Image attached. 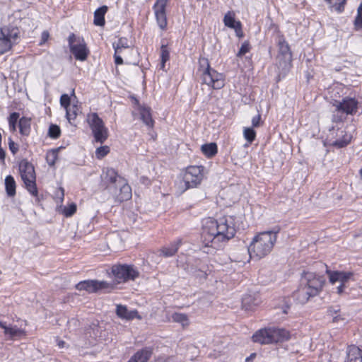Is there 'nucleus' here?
<instances>
[{"instance_id":"nucleus-1","label":"nucleus","mask_w":362,"mask_h":362,"mask_svg":"<svg viewBox=\"0 0 362 362\" xmlns=\"http://www.w3.org/2000/svg\"><path fill=\"white\" fill-rule=\"evenodd\" d=\"M236 233L235 218L224 216L218 219L208 218L204 221L201 240L205 247L218 250Z\"/></svg>"},{"instance_id":"nucleus-2","label":"nucleus","mask_w":362,"mask_h":362,"mask_svg":"<svg viewBox=\"0 0 362 362\" xmlns=\"http://www.w3.org/2000/svg\"><path fill=\"white\" fill-rule=\"evenodd\" d=\"M278 231H264L257 233L252 238L250 245L248 246L247 251L243 249V254L245 257H234V261L245 264L249 262L250 259L247 258V254L249 255L250 258H256L257 259H262L267 256L272 250L276 240Z\"/></svg>"},{"instance_id":"nucleus-3","label":"nucleus","mask_w":362,"mask_h":362,"mask_svg":"<svg viewBox=\"0 0 362 362\" xmlns=\"http://www.w3.org/2000/svg\"><path fill=\"white\" fill-rule=\"evenodd\" d=\"M139 275V271L133 265L115 264L112 266L110 272L108 273L109 277L112 279L111 282H108L112 287L110 288V292L118 288V286L121 284L135 280Z\"/></svg>"},{"instance_id":"nucleus-4","label":"nucleus","mask_w":362,"mask_h":362,"mask_svg":"<svg viewBox=\"0 0 362 362\" xmlns=\"http://www.w3.org/2000/svg\"><path fill=\"white\" fill-rule=\"evenodd\" d=\"M290 338V333L283 328H264L256 332L252 340L262 344L278 343L286 341Z\"/></svg>"},{"instance_id":"nucleus-5","label":"nucleus","mask_w":362,"mask_h":362,"mask_svg":"<svg viewBox=\"0 0 362 362\" xmlns=\"http://www.w3.org/2000/svg\"><path fill=\"white\" fill-rule=\"evenodd\" d=\"M199 71L202 73L203 83L214 89H221L225 85L223 74L210 67L208 59L200 57Z\"/></svg>"},{"instance_id":"nucleus-6","label":"nucleus","mask_w":362,"mask_h":362,"mask_svg":"<svg viewBox=\"0 0 362 362\" xmlns=\"http://www.w3.org/2000/svg\"><path fill=\"white\" fill-rule=\"evenodd\" d=\"M182 180L179 182L180 189L184 192L189 188L196 187L199 185L204 177V167L191 165L181 174Z\"/></svg>"},{"instance_id":"nucleus-7","label":"nucleus","mask_w":362,"mask_h":362,"mask_svg":"<svg viewBox=\"0 0 362 362\" xmlns=\"http://www.w3.org/2000/svg\"><path fill=\"white\" fill-rule=\"evenodd\" d=\"M19 170L26 189L34 197L38 194L36 186V177L33 165L26 160L19 163Z\"/></svg>"},{"instance_id":"nucleus-8","label":"nucleus","mask_w":362,"mask_h":362,"mask_svg":"<svg viewBox=\"0 0 362 362\" xmlns=\"http://www.w3.org/2000/svg\"><path fill=\"white\" fill-rule=\"evenodd\" d=\"M19 29L13 25L0 28V54L10 51L19 38Z\"/></svg>"},{"instance_id":"nucleus-9","label":"nucleus","mask_w":362,"mask_h":362,"mask_svg":"<svg viewBox=\"0 0 362 362\" xmlns=\"http://www.w3.org/2000/svg\"><path fill=\"white\" fill-rule=\"evenodd\" d=\"M86 120L91 129L95 141L100 144L105 142L108 137V129L102 119L97 113L93 112L87 115Z\"/></svg>"},{"instance_id":"nucleus-10","label":"nucleus","mask_w":362,"mask_h":362,"mask_svg":"<svg viewBox=\"0 0 362 362\" xmlns=\"http://www.w3.org/2000/svg\"><path fill=\"white\" fill-rule=\"evenodd\" d=\"M300 283L307 287L315 296L320 294L325 283L323 276L313 272H304L302 274Z\"/></svg>"},{"instance_id":"nucleus-11","label":"nucleus","mask_w":362,"mask_h":362,"mask_svg":"<svg viewBox=\"0 0 362 362\" xmlns=\"http://www.w3.org/2000/svg\"><path fill=\"white\" fill-rule=\"evenodd\" d=\"M68 40L70 50L75 58L80 61L86 60L89 50L86 47L84 40L76 37L74 34H71L69 35Z\"/></svg>"},{"instance_id":"nucleus-12","label":"nucleus","mask_w":362,"mask_h":362,"mask_svg":"<svg viewBox=\"0 0 362 362\" xmlns=\"http://www.w3.org/2000/svg\"><path fill=\"white\" fill-rule=\"evenodd\" d=\"M110 288L112 287L108 284V281L98 280H85L80 281L76 285L77 290L86 291L89 293L98 291L110 292Z\"/></svg>"},{"instance_id":"nucleus-13","label":"nucleus","mask_w":362,"mask_h":362,"mask_svg":"<svg viewBox=\"0 0 362 362\" xmlns=\"http://www.w3.org/2000/svg\"><path fill=\"white\" fill-rule=\"evenodd\" d=\"M279 54L277 59L280 66L286 68L290 66L292 61V54L288 44L285 39L280 37L278 40Z\"/></svg>"},{"instance_id":"nucleus-14","label":"nucleus","mask_w":362,"mask_h":362,"mask_svg":"<svg viewBox=\"0 0 362 362\" xmlns=\"http://www.w3.org/2000/svg\"><path fill=\"white\" fill-rule=\"evenodd\" d=\"M119 182L120 183L117 187H108L107 190L119 202L129 199L132 197L130 186L126 182L125 180H119Z\"/></svg>"},{"instance_id":"nucleus-15","label":"nucleus","mask_w":362,"mask_h":362,"mask_svg":"<svg viewBox=\"0 0 362 362\" xmlns=\"http://www.w3.org/2000/svg\"><path fill=\"white\" fill-rule=\"evenodd\" d=\"M334 106L338 112L354 115L358 111V101L355 98L345 97L340 102L336 101Z\"/></svg>"},{"instance_id":"nucleus-16","label":"nucleus","mask_w":362,"mask_h":362,"mask_svg":"<svg viewBox=\"0 0 362 362\" xmlns=\"http://www.w3.org/2000/svg\"><path fill=\"white\" fill-rule=\"evenodd\" d=\"M326 273L328 275L329 281L332 284L340 282V284H346L349 280H354V273L352 272L332 271L327 269Z\"/></svg>"},{"instance_id":"nucleus-17","label":"nucleus","mask_w":362,"mask_h":362,"mask_svg":"<svg viewBox=\"0 0 362 362\" xmlns=\"http://www.w3.org/2000/svg\"><path fill=\"white\" fill-rule=\"evenodd\" d=\"M0 327L4 329V334L8 339H21L26 336L24 329L18 328L17 326L7 325L4 322H0Z\"/></svg>"},{"instance_id":"nucleus-18","label":"nucleus","mask_w":362,"mask_h":362,"mask_svg":"<svg viewBox=\"0 0 362 362\" xmlns=\"http://www.w3.org/2000/svg\"><path fill=\"white\" fill-rule=\"evenodd\" d=\"M136 106L134 107V114L136 112L140 115V119L149 128L154 126V120L152 119L151 110L149 107L139 105L136 100Z\"/></svg>"},{"instance_id":"nucleus-19","label":"nucleus","mask_w":362,"mask_h":362,"mask_svg":"<svg viewBox=\"0 0 362 362\" xmlns=\"http://www.w3.org/2000/svg\"><path fill=\"white\" fill-rule=\"evenodd\" d=\"M116 315L118 317L125 320H132L135 318L141 320V317L136 310H129L126 305L118 304L116 305Z\"/></svg>"},{"instance_id":"nucleus-20","label":"nucleus","mask_w":362,"mask_h":362,"mask_svg":"<svg viewBox=\"0 0 362 362\" xmlns=\"http://www.w3.org/2000/svg\"><path fill=\"white\" fill-rule=\"evenodd\" d=\"M316 296L307 287L304 286L301 283L296 291L293 293L294 300L300 304L306 303L310 298Z\"/></svg>"},{"instance_id":"nucleus-21","label":"nucleus","mask_w":362,"mask_h":362,"mask_svg":"<svg viewBox=\"0 0 362 362\" xmlns=\"http://www.w3.org/2000/svg\"><path fill=\"white\" fill-rule=\"evenodd\" d=\"M119 180H124L113 168H107L103 175V182L107 184L106 189L110 186L117 187L119 185Z\"/></svg>"},{"instance_id":"nucleus-22","label":"nucleus","mask_w":362,"mask_h":362,"mask_svg":"<svg viewBox=\"0 0 362 362\" xmlns=\"http://www.w3.org/2000/svg\"><path fill=\"white\" fill-rule=\"evenodd\" d=\"M223 23L226 26L234 29L238 36H242L241 23L235 21V13L233 11H228L225 14Z\"/></svg>"},{"instance_id":"nucleus-23","label":"nucleus","mask_w":362,"mask_h":362,"mask_svg":"<svg viewBox=\"0 0 362 362\" xmlns=\"http://www.w3.org/2000/svg\"><path fill=\"white\" fill-rule=\"evenodd\" d=\"M156 19L159 28L161 30H165L168 25L166 16V7H153Z\"/></svg>"},{"instance_id":"nucleus-24","label":"nucleus","mask_w":362,"mask_h":362,"mask_svg":"<svg viewBox=\"0 0 362 362\" xmlns=\"http://www.w3.org/2000/svg\"><path fill=\"white\" fill-rule=\"evenodd\" d=\"M347 362H362V350L356 346L352 345L347 348Z\"/></svg>"},{"instance_id":"nucleus-25","label":"nucleus","mask_w":362,"mask_h":362,"mask_svg":"<svg viewBox=\"0 0 362 362\" xmlns=\"http://www.w3.org/2000/svg\"><path fill=\"white\" fill-rule=\"evenodd\" d=\"M352 139L351 134H348L344 130H341L338 135V138L334 141L331 145L338 148H343L349 144Z\"/></svg>"},{"instance_id":"nucleus-26","label":"nucleus","mask_w":362,"mask_h":362,"mask_svg":"<svg viewBox=\"0 0 362 362\" xmlns=\"http://www.w3.org/2000/svg\"><path fill=\"white\" fill-rule=\"evenodd\" d=\"M181 243V240L178 239L176 241L170 243V245L167 247H163L160 250L161 255L165 257L173 256L178 250V248L180 247Z\"/></svg>"},{"instance_id":"nucleus-27","label":"nucleus","mask_w":362,"mask_h":362,"mask_svg":"<svg viewBox=\"0 0 362 362\" xmlns=\"http://www.w3.org/2000/svg\"><path fill=\"white\" fill-rule=\"evenodd\" d=\"M107 11V6H103L94 12V24L98 26H103L105 24V15Z\"/></svg>"},{"instance_id":"nucleus-28","label":"nucleus","mask_w":362,"mask_h":362,"mask_svg":"<svg viewBox=\"0 0 362 362\" xmlns=\"http://www.w3.org/2000/svg\"><path fill=\"white\" fill-rule=\"evenodd\" d=\"M19 132L23 136H28L31 130V119L28 117H23L18 122Z\"/></svg>"},{"instance_id":"nucleus-29","label":"nucleus","mask_w":362,"mask_h":362,"mask_svg":"<svg viewBox=\"0 0 362 362\" xmlns=\"http://www.w3.org/2000/svg\"><path fill=\"white\" fill-rule=\"evenodd\" d=\"M5 188L8 197H13L15 196L16 185L14 178L11 175H7L6 177Z\"/></svg>"},{"instance_id":"nucleus-30","label":"nucleus","mask_w":362,"mask_h":362,"mask_svg":"<svg viewBox=\"0 0 362 362\" xmlns=\"http://www.w3.org/2000/svg\"><path fill=\"white\" fill-rule=\"evenodd\" d=\"M171 318L173 322L180 323L182 327H187L189 325L188 316L185 313H174Z\"/></svg>"},{"instance_id":"nucleus-31","label":"nucleus","mask_w":362,"mask_h":362,"mask_svg":"<svg viewBox=\"0 0 362 362\" xmlns=\"http://www.w3.org/2000/svg\"><path fill=\"white\" fill-rule=\"evenodd\" d=\"M202 153L208 158H211L217 153V145L215 143L204 144L201 147Z\"/></svg>"},{"instance_id":"nucleus-32","label":"nucleus","mask_w":362,"mask_h":362,"mask_svg":"<svg viewBox=\"0 0 362 362\" xmlns=\"http://www.w3.org/2000/svg\"><path fill=\"white\" fill-rule=\"evenodd\" d=\"M79 112H81V111L78 105L73 104L69 106L66 110V116L69 122L71 123V120H74Z\"/></svg>"},{"instance_id":"nucleus-33","label":"nucleus","mask_w":362,"mask_h":362,"mask_svg":"<svg viewBox=\"0 0 362 362\" xmlns=\"http://www.w3.org/2000/svg\"><path fill=\"white\" fill-rule=\"evenodd\" d=\"M329 314L332 316L333 322L337 323H345L346 321V317L344 314L338 313V310L334 309L329 310Z\"/></svg>"},{"instance_id":"nucleus-34","label":"nucleus","mask_w":362,"mask_h":362,"mask_svg":"<svg viewBox=\"0 0 362 362\" xmlns=\"http://www.w3.org/2000/svg\"><path fill=\"white\" fill-rule=\"evenodd\" d=\"M19 119V113L13 112L11 113L8 119L9 129L11 132L16 131V124Z\"/></svg>"},{"instance_id":"nucleus-35","label":"nucleus","mask_w":362,"mask_h":362,"mask_svg":"<svg viewBox=\"0 0 362 362\" xmlns=\"http://www.w3.org/2000/svg\"><path fill=\"white\" fill-rule=\"evenodd\" d=\"M326 1L339 13L344 9L346 0H326Z\"/></svg>"},{"instance_id":"nucleus-36","label":"nucleus","mask_w":362,"mask_h":362,"mask_svg":"<svg viewBox=\"0 0 362 362\" xmlns=\"http://www.w3.org/2000/svg\"><path fill=\"white\" fill-rule=\"evenodd\" d=\"M58 157V150L52 149L49 151L46 154V160L49 166H53Z\"/></svg>"},{"instance_id":"nucleus-37","label":"nucleus","mask_w":362,"mask_h":362,"mask_svg":"<svg viewBox=\"0 0 362 362\" xmlns=\"http://www.w3.org/2000/svg\"><path fill=\"white\" fill-rule=\"evenodd\" d=\"M161 68L165 67V64L170 59V52L166 45H163L160 48Z\"/></svg>"},{"instance_id":"nucleus-38","label":"nucleus","mask_w":362,"mask_h":362,"mask_svg":"<svg viewBox=\"0 0 362 362\" xmlns=\"http://www.w3.org/2000/svg\"><path fill=\"white\" fill-rule=\"evenodd\" d=\"M243 134L245 139L251 144L255 139L256 132L255 131L250 127H245L243 130Z\"/></svg>"},{"instance_id":"nucleus-39","label":"nucleus","mask_w":362,"mask_h":362,"mask_svg":"<svg viewBox=\"0 0 362 362\" xmlns=\"http://www.w3.org/2000/svg\"><path fill=\"white\" fill-rule=\"evenodd\" d=\"M61 134L60 128L57 124H51L49 127L48 135L52 139H57Z\"/></svg>"},{"instance_id":"nucleus-40","label":"nucleus","mask_w":362,"mask_h":362,"mask_svg":"<svg viewBox=\"0 0 362 362\" xmlns=\"http://www.w3.org/2000/svg\"><path fill=\"white\" fill-rule=\"evenodd\" d=\"M110 152V148L107 146H100L95 150V157L98 159H101L105 157Z\"/></svg>"},{"instance_id":"nucleus-41","label":"nucleus","mask_w":362,"mask_h":362,"mask_svg":"<svg viewBox=\"0 0 362 362\" xmlns=\"http://www.w3.org/2000/svg\"><path fill=\"white\" fill-rule=\"evenodd\" d=\"M76 211V205L74 203L70 204L63 209V214L66 217H70Z\"/></svg>"},{"instance_id":"nucleus-42","label":"nucleus","mask_w":362,"mask_h":362,"mask_svg":"<svg viewBox=\"0 0 362 362\" xmlns=\"http://www.w3.org/2000/svg\"><path fill=\"white\" fill-rule=\"evenodd\" d=\"M113 47L115 49L116 47H119L121 52H123V50L129 49V46L127 44V40L124 38H120L117 43L113 45Z\"/></svg>"},{"instance_id":"nucleus-43","label":"nucleus","mask_w":362,"mask_h":362,"mask_svg":"<svg viewBox=\"0 0 362 362\" xmlns=\"http://www.w3.org/2000/svg\"><path fill=\"white\" fill-rule=\"evenodd\" d=\"M61 105L66 110L71 105V98L67 94H62L60 98Z\"/></svg>"},{"instance_id":"nucleus-44","label":"nucleus","mask_w":362,"mask_h":362,"mask_svg":"<svg viewBox=\"0 0 362 362\" xmlns=\"http://www.w3.org/2000/svg\"><path fill=\"white\" fill-rule=\"evenodd\" d=\"M250 47L249 43L247 42H245L241 45V47H240V48L239 49V52H238L237 55L238 57L243 56V55H245L246 53H247L250 51Z\"/></svg>"},{"instance_id":"nucleus-45","label":"nucleus","mask_w":362,"mask_h":362,"mask_svg":"<svg viewBox=\"0 0 362 362\" xmlns=\"http://www.w3.org/2000/svg\"><path fill=\"white\" fill-rule=\"evenodd\" d=\"M121 54H122V52H121V50H119V48L116 47L115 50L114 57H115V63L117 65H120V64H123V60L121 57Z\"/></svg>"},{"instance_id":"nucleus-46","label":"nucleus","mask_w":362,"mask_h":362,"mask_svg":"<svg viewBox=\"0 0 362 362\" xmlns=\"http://www.w3.org/2000/svg\"><path fill=\"white\" fill-rule=\"evenodd\" d=\"M8 148L13 155L18 151V145L16 144L11 137L8 138Z\"/></svg>"},{"instance_id":"nucleus-47","label":"nucleus","mask_w":362,"mask_h":362,"mask_svg":"<svg viewBox=\"0 0 362 362\" xmlns=\"http://www.w3.org/2000/svg\"><path fill=\"white\" fill-rule=\"evenodd\" d=\"M354 25L357 30L362 28V15L357 13L354 21Z\"/></svg>"},{"instance_id":"nucleus-48","label":"nucleus","mask_w":362,"mask_h":362,"mask_svg":"<svg viewBox=\"0 0 362 362\" xmlns=\"http://www.w3.org/2000/svg\"><path fill=\"white\" fill-rule=\"evenodd\" d=\"M260 121H261V115H257L252 117V124L253 127H257L260 125Z\"/></svg>"},{"instance_id":"nucleus-49","label":"nucleus","mask_w":362,"mask_h":362,"mask_svg":"<svg viewBox=\"0 0 362 362\" xmlns=\"http://www.w3.org/2000/svg\"><path fill=\"white\" fill-rule=\"evenodd\" d=\"M49 37V33L47 31H43L41 35V40L40 42V45H42L44 43H45L47 41Z\"/></svg>"},{"instance_id":"nucleus-50","label":"nucleus","mask_w":362,"mask_h":362,"mask_svg":"<svg viewBox=\"0 0 362 362\" xmlns=\"http://www.w3.org/2000/svg\"><path fill=\"white\" fill-rule=\"evenodd\" d=\"M169 0H156L153 6L157 7H166Z\"/></svg>"},{"instance_id":"nucleus-51","label":"nucleus","mask_w":362,"mask_h":362,"mask_svg":"<svg viewBox=\"0 0 362 362\" xmlns=\"http://www.w3.org/2000/svg\"><path fill=\"white\" fill-rule=\"evenodd\" d=\"M56 341L59 348L63 349L67 346L66 343L64 341L60 339L59 338H57Z\"/></svg>"},{"instance_id":"nucleus-52","label":"nucleus","mask_w":362,"mask_h":362,"mask_svg":"<svg viewBox=\"0 0 362 362\" xmlns=\"http://www.w3.org/2000/svg\"><path fill=\"white\" fill-rule=\"evenodd\" d=\"M345 288H346V284H340L339 286H338L337 287V293L339 295L342 294L344 292Z\"/></svg>"},{"instance_id":"nucleus-53","label":"nucleus","mask_w":362,"mask_h":362,"mask_svg":"<svg viewBox=\"0 0 362 362\" xmlns=\"http://www.w3.org/2000/svg\"><path fill=\"white\" fill-rule=\"evenodd\" d=\"M5 156L6 153L4 150L1 148V146H0V160H2L3 162H4Z\"/></svg>"},{"instance_id":"nucleus-54","label":"nucleus","mask_w":362,"mask_h":362,"mask_svg":"<svg viewBox=\"0 0 362 362\" xmlns=\"http://www.w3.org/2000/svg\"><path fill=\"white\" fill-rule=\"evenodd\" d=\"M290 306L286 304L284 308H283V313L284 314H286L288 313V310L289 309Z\"/></svg>"},{"instance_id":"nucleus-55","label":"nucleus","mask_w":362,"mask_h":362,"mask_svg":"<svg viewBox=\"0 0 362 362\" xmlns=\"http://www.w3.org/2000/svg\"><path fill=\"white\" fill-rule=\"evenodd\" d=\"M256 356L255 354H252L250 357H247L245 360V362H250V360H252L253 358H255Z\"/></svg>"},{"instance_id":"nucleus-56","label":"nucleus","mask_w":362,"mask_h":362,"mask_svg":"<svg viewBox=\"0 0 362 362\" xmlns=\"http://www.w3.org/2000/svg\"><path fill=\"white\" fill-rule=\"evenodd\" d=\"M357 13L362 15V2L360 4V5L358 8Z\"/></svg>"},{"instance_id":"nucleus-57","label":"nucleus","mask_w":362,"mask_h":362,"mask_svg":"<svg viewBox=\"0 0 362 362\" xmlns=\"http://www.w3.org/2000/svg\"><path fill=\"white\" fill-rule=\"evenodd\" d=\"M59 190H60L61 199H64V190L62 187L59 189Z\"/></svg>"},{"instance_id":"nucleus-58","label":"nucleus","mask_w":362,"mask_h":362,"mask_svg":"<svg viewBox=\"0 0 362 362\" xmlns=\"http://www.w3.org/2000/svg\"><path fill=\"white\" fill-rule=\"evenodd\" d=\"M1 140H2V136H1V134L0 133V146H1Z\"/></svg>"}]
</instances>
